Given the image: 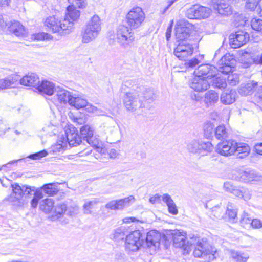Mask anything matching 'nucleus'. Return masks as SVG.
I'll return each mask as SVG.
<instances>
[{"mask_svg":"<svg viewBox=\"0 0 262 262\" xmlns=\"http://www.w3.org/2000/svg\"><path fill=\"white\" fill-rule=\"evenodd\" d=\"M11 187L12 192L5 199L13 205L17 207H22L26 204L28 202L27 198L34 195L36 190L35 187L26 185L20 186L17 183L12 184Z\"/></svg>","mask_w":262,"mask_h":262,"instance_id":"1","label":"nucleus"},{"mask_svg":"<svg viewBox=\"0 0 262 262\" xmlns=\"http://www.w3.org/2000/svg\"><path fill=\"white\" fill-rule=\"evenodd\" d=\"M123 104L128 111L137 115H145L146 114L145 103L140 97L139 91L126 93L123 97Z\"/></svg>","mask_w":262,"mask_h":262,"instance_id":"2","label":"nucleus"},{"mask_svg":"<svg viewBox=\"0 0 262 262\" xmlns=\"http://www.w3.org/2000/svg\"><path fill=\"white\" fill-rule=\"evenodd\" d=\"M100 19L97 15H94L86 23L82 32V42L89 43L94 40L101 31Z\"/></svg>","mask_w":262,"mask_h":262,"instance_id":"3","label":"nucleus"},{"mask_svg":"<svg viewBox=\"0 0 262 262\" xmlns=\"http://www.w3.org/2000/svg\"><path fill=\"white\" fill-rule=\"evenodd\" d=\"M45 25L53 33L58 32L60 34H62L64 32L65 33H69L73 28V22L68 19H64L61 22L54 16L46 18Z\"/></svg>","mask_w":262,"mask_h":262,"instance_id":"4","label":"nucleus"},{"mask_svg":"<svg viewBox=\"0 0 262 262\" xmlns=\"http://www.w3.org/2000/svg\"><path fill=\"white\" fill-rule=\"evenodd\" d=\"M145 18V14L139 7L133 8L126 16V21L130 29L139 28Z\"/></svg>","mask_w":262,"mask_h":262,"instance_id":"5","label":"nucleus"},{"mask_svg":"<svg viewBox=\"0 0 262 262\" xmlns=\"http://www.w3.org/2000/svg\"><path fill=\"white\" fill-rule=\"evenodd\" d=\"M216 249L203 239L198 241L193 250V255L195 257L208 256L209 260H213L216 258Z\"/></svg>","mask_w":262,"mask_h":262,"instance_id":"6","label":"nucleus"},{"mask_svg":"<svg viewBox=\"0 0 262 262\" xmlns=\"http://www.w3.org/2000/svg\"><path fill=\"white\" fill-rule=\"evenodd\" d=\"M134 39V33L131 32L130 28L124 25H120L118 27L116 33V39L119 44L126 47L132 43Z\"/></svg>","mask_w":262,"mask_h":262,"instance_id":"7","label":"nucleus"},{"mask_svg":"<svg viewBox=\"0 0 262 262\" xmlns=\"http://www.w3.org/2000/svg\"><path fill=\"white\" fill-rule=\"evenodd\" d=\"M193 25L185 19H180L177 21L175 28L176 37L180 41H183L190 36V31Z\"/></svg>","mask_w":262,"mask_h":262,"instance_id":"8","label":"nucleus"},{"mask_svg":"<svg viewBox=\"0 0 262 262\" xmlns=\"http://www.w3.org/2000/svg\"><path fill=\"white\" fill-rule=\"evenodd\" d=\"M139 230H135L126 235L125 249L128 251H136L139 247L143 246V239Z\"/></svg>","mask_w":262,"mask_h":262,"instance_id":"9","label":"nucleus"},{"mask_svg":"<svg viewBox=\"0 0 262 262\" xmlns=\"http://www.w3.org/2000/svg\"><path fill=\"white\" fill-rule=\"evenodd\" d=\"M235 62L236 60L232 55L226 54L217 62V72L228 74L233 71Z\"/></svg>","mask_w":262,"mask_h":262,"instance_id":"10","label":"nucleus"},{"mask_svg":"<svg viewBox=\"0 0 262 262\" xmlns=\"http://www.w3.org/2000/svg\"><path fill=\"white\" fill-rule=\"evenodd\" d=\"M193 52V48L191 45L182 41L174 48L173 54L179 60L186 61Z\"/></svg>","mask_w":262,"mask_h":262,"instance_id":"11","label":"nucleus"},{"mask_svg":"<svg viewBox=\"0 0 262 262\" xmlns=\"http://www.w3.org/2000/svg\"><path fill=\"white\" fill-rule=\"evenodd\" d=\"M249 40V34L243 30L231 34L229 37V44L232 48H238L245 44Z\"/></svg>","mask_w":262,"mask_h":262,"instance_id":"12","label":"nucleus"},{"mask_svg":"<svg viewBox=\"0 0 262 262\" xmlns=\"http://www.w3.org/2000/svg\"><path fill=\"white\" fill-rule=\"evenodd\" d=\"M134 201V196L129 195L124 199L111 201L105 204L104 207L113 210H122L124 208L129 207Z\"/></svg>","mask_w":262,"mask_h":262,"instance_id":"13","label":"nucleus"},{"mask_svg":"<svg viewBox=\"0 0 262 262\" xmlns=\"http://www.w3.org/2000/svg\"><path fill=\"white\" fill-rule=\"evenodd\" d=\"M235 141L226 140L219 143L216 146L215 150L221 155L227 157L235 153Z\"/></svg>","mask_w":262,"mask_h":262,"instance_id":"14","label":"nucleus"},{"mask_svg":"<svg viewBox=\"0 0 262 262\" xmlns=\"http://www.w3.org/2000/svg\"><path fill=\"white\" fill-rule=\"evenodd\" d=\"M160 240L161 234L157 231L151 230L147 233L145 241L143 240V247L156 250L159 247Z\"/></svg>","mask_w":262,"mask_h":262,"instance_id":"15","label":"nucleus"},{"mask_svg":"<svg viewBox=\"0 0 262 262\" xmlns=\"http://www.w3.org/2000/svg\"><path fill=\"white\" fill-rule=\"evenodd\" d=\"M217 73V68L210 64H202L198 67L194 71L195 76L204 78L214 77Z\"/></svg>","mask_w":262,"mask_h":262,"instance_id":"16","label":"nucleus"},{"mask_svg":"<svg viewBox=\"0 0 262 262\" xmlns=\"http://www.w3.org/2000/svg\"><path fill=\"white\" fill-rule=\"evenodd\" d=\"M66 133L67 141L70 146H76L83 143V140L75 127L70 128L66 130Z\"/></svg>","mask_w":262,"mask_h":262,"instance_id":"17","label":"nucleus"},{"mask_svg":"<svg viewBox=\"0 0 262 262\" xmlns=\"http://www.w3.org/2000/svg\"><path fill=\"white\" fill-rule=\"evenodd\" d=\"M36 89L39 94L48 96L52 95L55 91H57V88H55L54 84L47 80H42L41 82H40Z\"/></svg>","mask_w":262,"mask_h":262,"instance_id":"18","label":"nucleus"},{"mask_svg":"<svg viewBox=\"0 0 262 262\" xmlns=\"http://www.w3.org/2000/svg\"><path fill=\"white\" fill-rule=\"evenodd\" d=\"M94 129L90 125L86 124L80 128V136L83 142L87 143L93 144V141L97 138L94 136Z\"/></svg>","mask_w":262,"mask_h":262,"instance_id":"19","label":"nucleus"},{"mask_svg":"<svg viewBox=\"0 0 262 262\" xmlns=\"http://www.w3.org/2000/svg\"><path fill=\"white\" fill-rule=\"evenodd\" d=\"M213 7L221 15H228L232 13L231 7L225 0H214Z\"/></svg>","mask_w":262,"mask_h":262,"instance_id":"20","label":"nucleus"},{"mask_svg":"<svg viewBox=\"0 0 262 262\" xmlns=\"http://www.w3.org/2000/svg\"><path fill=\"white\" fill-rule=\"evenodd\" d=\"M190 87L197 92L206 90L209 86V82L203 78L195 76L190 82Z\"/></svg>","mask_w":262,"mask_h":262,"instance_id":"21","label":"nucleus"},{"mask_svg":"<svg viewBox=\"0 0 262 262\" xmlns=\"http://www.w3.org/2000/svg\"><path fill=\"white\" fill-rule=\"evenodd\" d=\"M40 79L38 76L35 73H31L24 76L20 80V83L21 85L28 86H33L36 89L39 84Z\"/></svg>","mask_w":262,"mask_h":262,"instance_id":"22","label":"nucleus"},{"mask_svg":"<svg viewBox=\"0 0 262 262\" xmlns=\"http://www.w3.org/2000/svg\"><path fill=\"white\" fill-rule=\"evenodd\" d=\"M237 94L235 90H226L223 92L220 97L221 102L225 105H229L234 103L237 98Z\"/></svg>","mask_w":262,"mask_h":262,"instance_id":"23","label":"nucleus"},{"mask_svg":"<svg viewBox=\"0 0 262 262\" xmlns=\"http://www.w3.org/2000/svg\"><path fill=\"white\" fill-rule=\"evenodd\" d=\"M260 176L254 170L242 171L240 173V181L245 183L260 180Z\"/></svg>","mask_w":262,"mask_h":262,"instance_id":"24","label":"nucleus"},{"mask_svg":"<svg viewBox=\"0 0 262 262\" xmlns=\"http://www.w3.org/2000/svg\"><path fill=\"white\" fill-rule=\"evenodd\" d=\"M235 152H236L237 157L238 158L243 159L247 157L250 153V148L246 143H237L235 141Z\"/></svg>","mask_w":262,"mask_h":262,"instance_id":"25","label":"nucleus"},{"mask_svg":"<svg viewBox=\"0 0 262 262\" xmlns=\"http://www.w3.org/2000/svg\"><path fill=\"white\" fill-rule=\"evenodd\" d=\"M257 85V83L253 81H249L247 83L242 84L238 89V93L242 96L250 95Z\"/></svg>","mask_w":262,"mask_h":262,"instance_id":"26","label":"nucleus"},{"mask_svg":"<svg viewBox=\"0 0 262 262\" xmlns=\"http://www.w3.org/2000/svg\"><path fill=\"white\" fill-rule=\"evenodd\" d=\"M9 31L17 36H24L26 33L24 27L18 21H14L9 27Z\"/></svg>","mask_w":262,"mask_h":262,"instance_id":"27","label":"nucleus"},{"mask_svg":"<svg viewBox=\"0 0 262 262\" xmlns=\"http://www.w3.org/2000/svg\"><path fill=\"white\" fill-rule=\"evenodd\" d=\"M77 8H79L77 6H73V5L70 4L67 7V10L68 13L64 19H69L70 21L73 22V24L74 21L77 20L80 15V11L76 9Z\"/></svg>","mask_w":262,"mask_h":262,"instance_id":"28","label":"nucleus"},{"mask_svg":"<svg viewBox=\"0 0 262 262\" xmlns=\"http://www.w3.org/2000/svg\"><path fill=\"white\" fill-rule=\"evenodd\" d=\"M57 183H52L43 185L40 188L37 189H41V192L48 196H53L56 194L58 191V189L57 186Z\"/></svg>","mask_w":262,"mask_h":262,"instance_id":"29","label":"nucleus"},{"mask_svg":"<svg viewBox=\"0 0 262 262\" xmlns=\"http://www.w3.org/2000/svg\"><path fill=\"white\" fill-rule=\"evenodd\" d=\"M163 201L167 205L169 213L176 215L178 213L177 206L170 195L165 193L162 195Z\"/></svg>","mask_w":262,"mask_h":262,"instance_id":"30","label":"nucleus"},{"mask_svg":"<svg viewBox=\"0 0 262 262\" xmlns=\"http://www.w3.org/2000/svg\"><path fill=\"white\" fill-rule=\"evenodd\" d=\"M55 92L57 93L56 96L60 102L64 104L68 102L70 104V101L73 95H71L69 92L60 88H57V91Z\"/></svg>","mask_w":262,"mask_h":262,"instance_id":"31","label":"nucleus"},{"mask_svg":"<svg viewBox=\"0 0 262 262\" xmlns=\"http://www.w3.org/2000/svg\"><path fill=\"white\" fill-rule=\"evenodd\" d=\"M130 232L128 228L125 226H121L117 228L114 231L113 238L117 241L123 240L126 237V235Z\"/></svg>","mask_w":262,"mask_h":262,"instance_id":"32","label":"nucleus"},{"mask_svg":"<svg viewBox=\"0 0 262 262\" xmlns=\"http://www.w3.org/2000/svg\"><path fill=\"white\" fill-rule=\"evenodd\" d=\"M139 94L144 103H145L146 108L147 107V104L151 103L153 101V96L154 95L153 90L150 88L146 89L143 92L139 91Z\"/></svg>","mask_w":262,"mask_h":262,"instance_id":"33","label":"nucleus"},{"mask_svg":"<svg viewBox=\"0 0 262 262\" xmlns=\"http://www.w3.org/2000/svg\"><path fill=\"white\" fill-rule=\"evenodd\" d=\"M17 81L16 78L12 77L0 79V90L15 87Z\"/></svg>","mask_w":262,"mask_h":262,"instance_id":"34","label":"nucleus"},{"mask_svg":"<svg viewBox=\"0 0 262 262\" xmlns=\"http://www.w3.org/2000/svg\"><path fill=\"white\" fill-rule=\"evenodd\" d=\"M219 100L218 94L211 90L205 94L204 102L208 105H212L216 103Z\"/></svg>","mask_w":262,"mask_h":262,"instance_id":"35","label":"nucleus"},{"mask_svg":"<svg viewBox=\"0 0 262 262\" xmlns=\"http://www.w3.org/2000/svg\"><path fill=\"white\" fill-rule=\"evenodd\" d=\"M197 19H205L208 18L211 12V10L206 7L196 5Z\"/></svg>","mask_w":262,"mask_h":262,"instance_id":"36","label":"nucleus"},{"mask_svg":"<svg viewBox=\"0 0 262 262\" xmlns=\"http://www.w3.org/2000/svg\"><path fill=\"white\" fill-rule=\"evenodd\" d=\"M228 133L224 125L218 126L215 129L214 136L218 140H223L228 137Z\"/></svg>","mask_w":262,"mask_h":262,"instance_id":"37","label":"nucleus"},{"mask_svg":"<svg viewBox=\"0 0 262 262\" xmlns=\"http://www.w3.org/2000/svg\"><path fill=\"white\" fill-rule=\"evenodd\" d=\"M70 105L74 106L76 108H81L84 107L87 105V101L84 99L78 97L73 96L70 101Z\"/></svg>","mask_w":262,"mask_h":262,"instance_id":"38","label":"nucleus"},{"mask_svg":"<svg viewBox=\"0 0 262 262\" xmlns=\"http://www.w3.org/2000/svg\"><path fill=\"white\" fill-rule=\"evenodd\" d=\"M187 149L191 153L200 154V141L196 140L190 141L187 145Z\"/></svg>","mask_w":262,"mask_h":262,"instance_id":"39","label":"nucleus"},{"mask_svg":"<svg viewBox=\"0 0 262 262\" xmlns=\"http://www.w3.org/2000/svg\"><path fill=\"white\" fill-rule=\"evenodd\" d=\"M54 207V202L52 199H46L40 204V208L46 213L52 211Z\"/></svg>","mask_w":262,"mask_h":262,"instance_id":"40","label":"nucleus"},{"mask_svg":"<svg viewBox=\"0 0 262 262\" xmlns=\"http://www.w3.org/2000/svg\"><path fill=\"white\" fill-rule=\"evenodd\" d=\"M180 234L181 233L179 231H174L172 233L174 244L177 246L181 247L185 245V237L184 235Z\"/></svg>","mask_w":262,"mask_h":262,"instance_id":"41","label":"nucleus"},{"mask_svg":"<svg viewBox=\"0 0 262 262\" xmlns=\"http://www.w3.org/2000/svg\"><path fill=\"white\" fill-rule=\"evenodd\" d=\"M212 86L214 88L224 89L227 86L226 79L221 77H213Z\"/></svg>","mask_w":262,"mask_h":262,"instance_id":"42","label":"nucleus"},{"mask_svg":"<svg viewBox=\"0 0 262 262\" xmlns=\"http://www.w3.org/2000/svg\"><path fill=\"white\" fill-rule=\"evenodd\" d=\"M231 256L236 262H247L249 258L247 254H241L233 250L231 251Z\"/></svg>","mask_w":262,"mask_h":262,"instance_id":"43","label":"nucleus"},{"mask_svg":"<svg viewBox=\"0 0 262 262\" xmlns=\"http://www.w3.org/2000/svg\"><path fill=\"white\" fill-rule=\"evenodd\" d=\"M213 124L210 122H207L204 125V136L209 139L214 135L215 129Z\"/></svg>","mask_w":262,"mask_h":262,"instance_id":"44","label":"nucleus"},{"mask_svg":"<svg viewBox=\"0 0 262 262\" xmlns=\"http://www.w3.org/2000/svg\"><path fill=\"white\" fill-rule=\"evenodd\" d=\"M66 207V214L69 216H74L78 212V207L71 200Z\"/></svg>","mask_w":262,"mask_h":262,"instance_id":"45","label":"nucleus"},{"mask_svg":"<svg viewBox=\"0 0 262 262\" xmlns=\"http://www.w3.org/2000/svg\"><path fill=\"white\" fill-rule=\"evenodd\" d=\"M226 213L228 214L230 220L233 222H235L237 217V209H234L231 203H229L227 205Z\"/></svg>","mask_w":262,"mask_h":262,"instance_id":"46","label":"nucleus"},{"mask_svg":"<svg viewBox=\"0 0 262 262\" xmlns=\"http://www.w3.org/2000/svg\"><path fill=\"white\" fill-rule=\"evenodd\" d=\"M44 197V194L41 192V189H36L34 192L33 198L31 200V205L32 207L35 208L37 207L38 201Z\"/></svg>","mask_w":262,"mask_h":262,"instance_id":"47","label":"nucleus"},{"mask_svg":"<svg viewBox=\"0 0 262 262\" xmlns=\"http://www.w3.org/2000/svg\"><path fill=\"white\" fill-rule=\"evenodd\" d=\"M261 0H247L246 7L250 10H254L258 6L262 12V2Z\"/></svg>","mask_w":262,"mask_h":262,"instance_id":"48","label":"nucleus"},{"mask_svg":"<svg viewBox=\"0 0 262 262\" xmlns=\"http://www.w3.org/2000/svg\"><path fill=\"white\" fill-rule=\"evenodd\" d=\"M70 202H71V201L68 200L63 203L57 204L55 207V212L57 214L61 215L66 214V207H68V205Z\"/></svg>","mask_w":262,"mask_h":262,"instance_id":"49","label":"nucleus"},{"mask_svg":"<svg viewBox=\"0 0 262 262\" xmlns=\"http://www.w3.org/2000/svg\"><path fill=\"white\" fill-rule=\"evenodd\" d=\"M200 154L203 151L211 152L213 151L214 147L212 143L210 142L200 141Z\"/></svg>","mask_w":262,"mask_h":262,"instance_id":"50","label":"nucleus"},{"mask_svg":"<svg viewBox=\"0 0 262 262\" xmlns=\"http://www.w3.org/2000/svg\"><path fill=\"white\" fill-rule=\"evenodd\" d=\"M196 7V5H195L188 9L185 12L186 17L190 19H197V8Z\"/></svg>","mask_w":262,"mask_h":262,"instance_id":"51","label":"nucleus"},{"mask_svg":"<svg viewBox=\"0 0 262 262\" xmlns=\"http://www.w3.org/2000/svg\"><path fill=\"white\" fill-rule=\"evenodd\" d=\"M56 127L51 123H49L45 125L42 128V131L45 133L46 135L52 136L55 135V130H56Z\"/></svg>","mask_w":262,"mask_h":262,"instance_id":"52","label":"nucleus"},{"mask_svg":"<svg viewBox=\"0 0 262 262\" xmlns=\"http://www.w3.org/2000/svg\"><path fill=\"white\" fill-rule=\"evenodd\" d=\"M252 221V219L249 217V215L245 212L243 214L240 220L241 224L244 228H247L249 225L251 226Z\"/></svg>","mask_w":262,"mask_h":262,"instance_id":"53","label":"nucleus"},{"mask_svg":"<svg viewBox=\"0 0 262 262\" xmlns=\"http://www.w3.org/2000/svg\"><path fill=\"white\" fill-rule=\"evenodd\" d=\"M252 28L256 31H262V19L254 18L251 21Z\"/></svg>","mask_w":262,"mask_h":262,"instance_id":"54","label":"nucleus"},{"mask_svg":"<svg viewBox=\"0 0 262 262\" xmlns=\"http://www.w3.org/2000/svg\"><path fill=\"white\" fill-rule=\"evenodd\" d=\"M99 153H104L105 148L102 147V144L97 139L93 141V144H89Z\"/></svg>","mask_w":262,"mask_h":262,"instance_id":"55","label":"nucleus"},{"mask_svg":"<svg viewBox=\"0 0 262 262\" xmlns=\"http://www.w3.org/2000/svg\"><path fill=\"white\" fill-rule=\"evenodd\" d=\"M227 81L231 86H235L239 82L238 75L236 74H229L227 77Z\"/></svg>","mask_w":262,"mask_h":262,"instance_id":"56","label":"nucleus"},{"mask_svg":"<svg viewBox=\"0 0 262 262\" xmlns=\"http://www.w3.org/2000/svg\"><path fill=\"white\" fill-rule=\"evenodd\" d=\"M33 37L34 40L41 41L50 39L51 38V35L47 33L41 32L34 34Z\"/></svg>","mask_w":262,"mask_h":262,"instance_id":"57","label":"nucleus"},{"mask_svg":"<svg viewBox=\"0 0 262 262\" xmlns=\"http://www.w3.org/2000/svg\"><path fill=\"white\" fill-rule=\"evenodd\" d=\"M48 155V152L46 150L30 155L28 157L32 160H38Z\"/></svg>","mask_w":262,"mask_h":262,"instance_id":"58","label":"nucleus"},{"mask_svg":"<svg viewBox=\"0 0 262 262\" xmlns=\"http://www.w3.org/2000/svg\"><path fill=\"white\" fill-rule=\"evenodd\" d=\"M96 204V201H89L85 203L83 205V209L84 213L87 214L91 213V209H92L93 206Z\"/></svg>","mask_w":262,"mask_h":262,"instance_id":"59","label":"nucleus"},{"mask_svg":"<svg viewBox=\"0 0 262 262\" xmlns=\"http://www.w3.org/2000/svg\"><path fill=\"white\" fill-rule=\"evenodd\" d=\"M68 2L73 6H77L79 8H84L86 6L85 0H68Z\"/></svg>","mask_w":262,"mask_h":262,"instance_id":"60","label":"nucleus"},{"mask_svg":"<svg viewBox=\"0 0 262 262\" xmlns=\"http://www.w3.org/2000/svg\"><path fill=\"white\" fill-rule=\"evenodd\" d=\"M84 107H85L86 110L88 112L96 113L98 115H104V114L102 113V111L98 110L96 107L89 104L88 102L86 106H84Z\"/></svg>","mask_w":262,"mask_h":262,"instance_id":"61","label":"nucleus"},{"mask_svg":"<svg viewBox=\"0 0 262 262\" xmlns=\"http://www.w3.org/2000/svg\"><path fill=\"white\" fill-rule=\"evenodd\" d=\"M251 227L255 229H262V221L257 218L252 219Z\"/></svg>","mask_w":262,"mask_h":262,"instance_id":"62","label":"nucleus"},{"mask_svg":"<svg viewBox=\"0 0 262 262\" xmlns=\"http://www.w3.org/2000/svg\"><path fill=\"white\" fill-rule=\"evenodd\" d=\"M200 61L196 58H192L185 63V65L186 67L188 68H194L196 65L199 64Z\"/></svg>","mask_w":262,"mask_h":262,"instance_id":"63","label":"nucleus"},{"mask_svg":"<svg viewBox=\"0 0 262 262\" xmlns=\"http://www.w3.org/2000/svg\"><path fill=\"white\" fill-rule=\"evenodd\" d=\"M251 191L247 189H243L242 197L245 201H248L251 199Z\"/></svg>","mask_w":262,"mask_h":262,"instance_id":"64","label":"nucleus"}]
</instances>
